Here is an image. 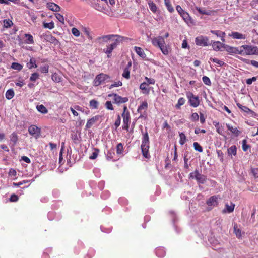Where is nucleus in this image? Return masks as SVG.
Listing matches in <instances>:
<instances>
[{"instance_id": "obj_60", "label": "nucleus", "mask_w": 258, "mask_h": 258, "mask_svg": "<svg viewBox=\"0 0 258 258\" xmlns=\"http://www.w3.org/2000/svg\"><path fill=\"white\" fill-rule=\"evenodd\" d=\"M249 147V146L246 145V140H243L242 141V149L244 151H246Z\"/></svg>"}, {"instance_id": "obj_50", "label": "nucleus", "mask_w": 258, "mask_h": 258, "mask_svg": "<svg viewBox=\"0 0 258 258\" xmlns=\"http://www.w3.org/2000/svg\"><path fill=\"white\" fill-rule=\"evenodd\" d=\"M244 61L245 62H246V63H248L250 61L251 64L254 66L255 67L258 68V61H257L256 60H251L250 61L249 60L244 59Z\"/></svg>"}, {"instance_id": "obj_12", "label": "nucleus", "mask_w": 258, "mask_h": 258, "mask_svg": "<svg viewBox=\"0 0 258 258\" xmlns=\"http://www.w3.org/2000/svg\"><path fill=\"white\" fill-rule=\"evenodd\" d=\"M28 132L30 135L37 138L40 135L41 130L36 125H31L28 128Z\"/></svg>"}, {"instance_id": "obj_58", "label": "nucleus", "mask_w": 258, "mask_h": 258, "mask_svg": "<svg viewBox=\"0 0 258 258\" xmlns=\"http://www.w3.org/2000/svg\"><path fill=\"white\" fill-rule=\"evenodd\" d=\"M145 80L147 81L146 83H147V85H149V84H154L155 83V80L153 78H149L147 77H146Z\"/></svg>"}, {"instance_id": "obj_64", "label": "nucleus", "mask_w": 258, "mask_h": 258, "mask_svg": "<svg viewBox=\"0 0 258 258\" xmlns=\"http://www.w3.org/2000/svg\"><path fill=\"white\" fill-rule=\"evenodd\" d=\"M18 197L16 195L13 194L11 195L10 200L11 202H16L18 200Z\"/></svg>"}, {"instance_id": "obj_53", "label": "nucleus", "mask_w": 258, "mask_h": 258, "mask_svg": "<svg viewBox=\"0 0 258 258\" xmlns=\"http://www.w3.org/2000/svg\"><path fill=\"white\" fill-rule=\"evenodd\" d=\"M12 24V21L10 20H4V25L6 28L10 27Z\"/></svg>"}, {"instance_id": "obj_20", "label": "nucleus", "mask_w": 258, "mask_h": 258, "mask_svg": "<svg viewBox=\"0 0 258 258\" xmlns=\"http://www.w3.org/2000/svg\"><path fill=\"white\" fill-rule=\"evenodd\" d=\"M210 32L217 37H220L221 40L222 42H225V39L224 38L225 36V33L224 32H222L220 30H211Z\"/></svg>"}, {"instance_id": "obj_35", "label": "nucleus", "mask_w": 258, "mask_h": 258, "mask_svg": "<svg viewBox=\"0 0 258 258\" xmlns=\"http://www.w3.org/2000/svg\"><path fill=\"white\" fill-rule=\"evenodd\" d=\"M10 140L13 142L14 145L17 144L18 141V137L16 133L14 132L11 135Z\"/></svg>"}, {"instance_id": "obj_39", "label": "nucleus", "mask_w": 258, "mask_h": 258, "mask_svg": "<svg viewBox=\"0 0 258 258\" xmlns=\"http://www.w3.org/2000/svg\"><path fill=\"white\" fill-rule=\"evenodd\" d=\"M11 68L17 71H21L23 69V66L17 62H13L11 64Z\"/></svg>"}, {"instance_id": "obj_18", "label": "nucleus", "mask_w": 258, "mask_h": 258, "mask_svg": "<svg viewBox=\"0 0 258 258\" xmlns=\"http://www.w3.org/2000/svg\"><path fill=\"white\" fill-rule=\"evenodd\" d=\"M211 45H212L213 50L216 51L221 50V49L223 48L224 46V44L220 41H214Z\"/></svg>"}, {"instance_id": "obj_62", "label": "nucleus", "mask_w": 258, "mask_h": 258, "mask_svg": "<svg viewBox=\"0 0 258 258\" xmlns=\"http://www.w3.org/2000/svg\"><path fill=\"white\" fill-rule=\"evenodd\" d=\"M199 118V116L197 113L195 112V113H194L192 114L191 116V119L192 120L197 121V120H198Z\"/></svg>"}, {"instance_id": "obj_15", "label": "nucleus", "mask_w": 258, "mask_h": 258, "mask_svg": "<svg viewBox=\"0 0 258 258\" xmlns=\"http://www.w3.org/2000/svg\"><path fill=\"white\" fill-rule=\"evenodd\" d=\"M229 36L236 39H245L246 38V35L238 32H232L231 33L229 34Z\"/></svg>"}, {"instance_id": "obj_23", "label": "nucleus", "mask_w": 258, "mask_h": 258, "mask_svg": "<svg viewBox=\"0 0 258 258\" xmlns=\"http://www.w3.org/2000/svg\"><path fill=\"white\" fill-rule=\"evenodd\" d=\"M134 50L135 52L137 53V54L138 55H139L141 57H142L143 59L146 58V55L142 48L140 47L135 46Z\"/></svg>"}, {"instance_id": "obj_4", "label": "nucleus", "mask_w": 258, "mask_h": 258, "mask_svg": "<svg viewBox=\"0 0 258 258\" xmlns=\"http://www.w3.org/2000/svg\"><path fill=\"white\" fill-rule=\"evenodd\" d=\"M186 96L189 100V103L191 106L197 107L199 105L200 102L198 96H195L192 92L189 91L186 93Z\"/></svg>"}, {"instance_id": "obj_31", "label": "nucleus", "mask_w": 258, "mask_h": 258, "mask_svg": "<svg viewBox=\"0 0 258 258\" xmlns=\"http://www.w3.org/2000/svg\"><path fill=\"white\" fill-rule=\"evenodd\" d=\"M15 93L12 89L8 90L5 94L6 98L8 99H11L14 96Z\"/></svg>"}, {"instance_id": "obj_19", "label": "nucleus", "mask_w": 258, "mask_h": 258, "mask_svg": "<svg viewBox=\"0 0 258 258\" xmlns=\"http://www.w3.org/2000/svg\"><path fill=\"white\" fill-rule=\"evenodd\" d=\"M235 204L233 203H231L230 205H229L228 203L225 204V208L222 210V213H231L233 212L235 208Z\"/></svg>"}, {"instance_id": "obj_10", "label": "nucleus", "mask_w": 258, "mask_h": 258, "mask_svg": "<svg viewBox=\"0 0 258 258\" xmlns=\"http://www.w3.org/2000/svg\"><path fill=\"white\" fill-rule=\"evenodd\" d=\"M108 96L109 97L113 96L114 103L116 104L124 103L128 101L127 97H122L116 93L109 94Z\"/></svg>"}, {"instance_id": "obj_25", "label": "nucleus", "mask_w": 258, "mask_h": 258, "mask_svg": "<svg viewBox=\"0 0 258 258\" xmlns=\"http://www.w3.org/2000/svg\"><path fill=\"white\" fill-rule=\"evenodd\" d=\"M24 36L27 38L25 40V43L29 44H34V41L32 35L26 33L24 34Z\"/></svg>"}, {"instance_id": "obj_43", "label": "nucleus", "mask_w": 258, "mask_h": 258, "mask_svg": "<svg viewBox=\"0 0 258 258\" xmlns=\"http://www.w3.org/2000/svg\"><path fill=\"white\" fill-rule=\"evenodd\" d=\"M51 78L54 82H60L61 81V78L56 73L52 74Z\"/></svg>"}, {"instance_id": "obj_54", "label": "nucleus", "mask_w": 258, "mask_h": 258, "mask_svg": "<svg viewBox=\"0 0 258 258\" xmlns=\"http://www.w3.org/2000/svg\"><path fill=\"white\" fill-rule=\"evenodd\" d=\"M48 70L49 66L47 64L40 67V71L42 73L46 74L48 72Z\"/></svg>"}, {"instance_id": "obj_34", "label": "nucleus", "mask_w": 258, "mask_h": 258, "mask_svg": "<svg viewBox=\"0 0 258 258\" xmlns=\"http://www.w3.org/2000/svg\"><path fill=\"white\" fill-rule=\"evenodd\" d=\"M99 103L97 101L93 99L90 101L89 106L92 109H97L98 108Z\"/></svg>"}, {"instance_id": "obj_56", "label": "nucleus", "mask_w": 258, "mask_h": 258, "mask_svg": "<svg viewBox=\"0 0 258 258\" xmlns=\"http://www.w3.org/2000/svg\"><path fill=\"white\" fill-rule=\"evenodd\" d=\"M55 17L59 22L64 24V17L63 15L59 13H56L55 14Z\"/></svg>"}, {"instance_id": "obj_21", "label": "nucleus", "mask_w": 258, "mask_h": 258, "mask_svg": "<svg viewBox=\"0 0 258 258\" xmlns=\"http://www.w3.org/2000/svg\"><path fill=\"white\" fill-rule=\"evenodd\" d=\"M47 6L49 10L54 12H59L60 10V7L54 3H48Z\"/></svg>"}, {"instance_id": "obj_44", "label": "nucleus", "mask_w": 258, "mask_h": 258, "mask_svg": "<svg viewBox=\"0 0 258 258\" xmlns=\"http://www.w3.org/2000/svg\"><path fill=\"white\" fill-rule=\"evenodd\" d=\"M99 150L97 148H94V152L92 153V155L89 157L90 159H95L99 154Z\"/></svg>"}, {"instance_id": "obj_7", "label": "nucleus", "mask_w": 258, "mask_h": 258, "mask_svg": "<svg viewBox=\"0 0 258 258\" xmlns=\"http://www.w3.org/2000/svg\"><path fill=\"white\" fill-rule=\"evenodd\" d=\"M40 38L42 39L51 43L54 44H57L58 43V40L54 36H52L49 32L43 33L42 35H41Z\"/></svg>"}, {"instance_id": "obj_30", "label": "nucleus", "mask_w": 258, "mask_h": 258, "mask_svg": "<svg viewBox=\"0 0 258 258\" xmlns=\"http://www.w3.org/2000/svg\"><path fill=\"white\" fill-rule=\"evenodd\" d=\"M121 116L123 118V124H130V114L127 113V114L122 113Z\"/></svg>"}, {"instance_id": "obj_27", "label": "nucleus", "mask_w": 258, "mask_h": 258, "mask_svg": "<svg viewBox=\"0 0 258 258\" xmlns=\"http://www.w3.org/2000/svg\"><path fill=\"white\" fill-rule=\"evenodd\" d=\"M36 109L42 114H45L48 113L47 109L42 104L37 105Z\"/></svg>"}, {"instance_id": "obj_55", "label": "nucleus", "mask_w": 258, "mask_h": 258, "mask_svg": "<svg viewBox=\"0 0 258 258\" xmlns=\"http://www.w3.org/2000/svg\"><path fill=\"white\" fill-rule=\"evenodd\" d=\"M202 80L206 85H210L211 84L210 79L207 76L203 77Z\"/></svg>"}, {"instance_id": "obj_32", "label": "nucleus", "mask_w": 258, "mask_h": 258, "mask_svg": "<svg viewBox=\"0 0 258 258\" xmlns=\"http://www.w3.org/2000/svg\"><path fill=\"white\" fill-rule=\"evenodd\" d=\"M164 3L165 6L168 10V11L170 13H172L174 11V9L173 7L172 6L171 2L170 0H164Z\"/></svg>"}, {"instance_id": "obj_41", "label": "nucleus", "mask_w": 258, "mask_h": 258, "mask_svg": "<svg viewBox=\"0 0 258 258\" xmlns=\"http://www.w3.org/2000/svg\"><path fill=\"white\" fill-rule=\"evenodd\" d=\"M113 35H114V34L104 35V36H102V37H100L99 39H102V41L104 42H107L108 41H111Z\"/></svg>"}, {"instance_id": "obj_61", "label": "nucleus", "mask_w": 258, "mask_h": 258, "mask_svg": "<svg viewBox=\"0 0 258 258\" xmlns=\"http://www.w3.org/2000/svg\"><path fill=\"white\" fill-rule=\"evenodd\" d=\"M251 172L255 178H258V168H251Z\"/></svg>"}, {"instance_id": "obj_1", "label": "nucleus", "mask_w": 258, "mask_h": 258, "mask_svg": "<svg viewBox=\"0 0 258 258\" xmlns=\"http://www.w3.org/2000/svg\"><path fill=\"white\" fill-rule=\"evenodd\" d=\"M239 54L241 55H258L257 46L243 45L239 47Z\"/></svg>"}, {"instance_id": "obj_52", "label": "nucleus", "mask_w": 258, "mask_h": 258, "mask_svg": "<svg viewBox=\"0 0 258 258\" xmlns=\"http://www.w3.org/2000/svg\"><path fill=\"white\" fill-rule=\"evenodd\" d=\"M105 106L108 110H113L114 109L112 103L110 101L106 102Z\"/></svg>"}, {"instance_id": "obj_33", "label": "nucleus", "mask_w": 258, "mask_h": 258, "mask_svg": "<svg viewBox=\"0 0 258 258\" xmlns=\"http://www.w3.org/2000/svg\"><path fill=\"white\" fill-rule=\"evenodd\" d=\"M196 9L198 11V12L201 14H205L207 15H210L212 14V11L209 10L207 11L205 9H201L199 7H196Z\"/></svg>"}, {"instance_id": "obj_47", "label": "nucleus", "mask_w": 258, "mask_h": 258, "mask_svg": "<svg viewBox=\"0 0 258 258\" xmlns=\"http://www.w3.org/2000/svg\"><path fill=\"white\" fill-rule=\"evenodd\" d=\"M210 60L211 61H212V62L217 63L219 66H224L225 64L224 62H223V61H222L221 60H219L218 59H217L216 58H212L211 57V58H210Z\"/></svg>"}, {"instance_id": "obj_46", "label": "nucleus", "mask_w": 258, "mask_h": 258, "mask_svg": "<svg viewBox=\"0 0 258 258\" xmlns=\"http://www.w3.org/2000/svg\"><path fill=\"white\" fill-rule=\"evenodd\" d=\"M185 100L184 98H183V97L180 98L178 99V102L175 106L176 108L180 109V106L181 105H183L185 103Z\"/></svg>"}, {"instance_id": "obj_24", "label": "nucleus", "mask_w": 258, "mask_h": 258, "mask_svg": "<svg viewBox=\"0 0 258 258\" xmlns=\"http://www.w3.org/2000/svg\"><path fill=\"white\" fill-rule=\"evenodd\" d=\"M115 47H114V45H112V44H109V45L106 46V48L104 49V52L107 54V56L108 57H110L112 51Z\"/></svg>"}, {"instance_id": "obj_8", "label": "nucleus", "mask_w": 258, "mask_h": 258, "mask_svg": "<svg viewBox=\"0 0 258 258\" xmlns=\"http://www.w3.org/2000/svg\"><path fill=\"white\" fill-rule=\"evenodd\" d=\"M109 78H110V77L108 75L101 73L96 76L94 80V86H98Z\"/></svg>"}, {"instance_id": "obj_37", "label": "nucleus", "mask_w": 258, "mask_h": 258, "mask_svg": "<svg viewBox=\"0 0 258 258\" xmlns=\"http://www.w3.org/2000/svg\"><path fill=\"white\" fill-rule=\"evenodd\" d=\"M27 66L29 69H32V68H37L38 66L36 64V60L34 58H31L30 59L29 63H27Z\"/></svg>"}, {"instance_id": "obj_45", "label": "nucleus", "mask_w": 258, "mask_h": 258, "mask_svg": "<svg viewBox=\"0 0 258 258\" xmlns=\"http://www.w3.org/2000/svg\"><path fill=\"white\" fill-rule=\"evenodd\" d=\"M123 150V145L121 143L118 144L116 146V153L117 154H121Z\"/></svg>"}, {"instance_id": "obj_49", "label": "nucleus", "mask_w": 258, "mask_h": 258, "mask_svg": "<svg viewBox=\"0 0 258 258\" xmlns=\"http://www.w3.org/2000/svg\"><path fill=\"white\" fill-rule=\"evenodd\" d=\"M122 85V83L121 81H118L117 82H115L114 83L112 84L109 86V88L110 89H111L114 87L121 86Z\"/></svg>"}, {"instance_id": "obj_3", "label": "nucleus", "mask_w": 258, "mask_h": 258, "mask_svg": "<svg viewBox=\"0 0 258 258\" xmlns=\"http://www.w3.org/2000/svg\"><path fill=\"white\" fill-rule=\"evenodd\" d=\"M152 43L154 46L160 48L162 52L164 55L168 54L169 50L167 47L165 46V42L163 37L158 36L153 38L152 39Z\"/></svg>"}, {"instance_id": "obj_16", "label": "nucleus", "mask_w": 258, "mask_h": 258, "mask_svg": "<svg viewBox=\"0 0 258 258\" xmlns=\"http://www.w3.org/2000/svg\"><path fill=\"white\" fill-rule=\"evenodd\" d=\"M131 66L132 62L131 61H130L123 69V72L122 76L126 79H129L130 78V68Z\"/></svg>"}, {"instance_id": "obj_9", "label": "nucleus", "mask_w": 258, "mask_h": 258, "mask_svg": "<svg viewBox=\"0 0 258 258\" xmlns=\"http://www.w3.org/2000/svg\"><path fill=\"white\" fill-rule=\"evenodd\" d=\"M148 103L146 101H143L141 103L137 109V112L140 114L139 118H141L144 117L145 115L146 116V111L148 109Z\"/></svg>"}, {"instance_id": "obj_36", "label": "nucleus", "mask_w": 258, "mask_h": 258, "mask_svg": "<svg viewBox=\"0 0 258 258\" xmlns=\"http://www.w3.org/2000/svg\"><path fill=\"white\" fill-rule=\"evenodd\" d=\"M180 15L186 22H188L189 21H190V17L187 12L184 11Z\"/></svg>"}, {"instance_id": "obj_29", "label": "nucleus", "mask_w": 258, "mask_h": 258, "mask_svg": "<svg viewBox=\"0 0 258 258\" xmlns=\"http://www.w3.org/2000/svg\"><path fill=\"white\" fill-rule=\"evenodd\" d=\"M234 232L238 238L241 237V230L238 228L236 224L234 225Z\"/></svg>"}, {"instance_id": "obj_26", "label": "nucleus", "mask_w": 258, "mask_h": 258, "mask_svg": "<svg viewBox=\"0 0 258 258\" xmlns=\"http://www.w3.org/2000/svg\"><path fill=\"white\" fill-rule=\"evenodd\" d=\"M147 84L146 82H143L140 84V89L143 90V93L148 94L149 93V89L147 87Z\"/></svg>"}, {"instance_id": "obj_51", "label": "nucleus", "mask_w": 258, "mask_h": 258, "mask_svg": "<svg viewBox=\"0 0 258 258\" xmlns=\"http://www.w3.org/2000/svg\"><path fill=\"white\" fill-rule=\"evenodd\" d=\"M39 75L37 73H34L31 75L30 80L31 81H35L39 78Z\"/></svg>"}, {"instance_id": "obj_14", "label": "nucleus", "mask_w": 258, "mask_h": 258, "mask_svg": "<svg viewBox=\"0 0 258 258\" xmlns=\"http://www.w3.org/2000/svg\"><path fill=\"white\" fill-rule=\"evenodd\" d=\"M223 49L226 50L227 52L230 54H239V47H235L229 46L227 44H224Z\"/></svg>"}, {"instance_id": "obj_63", "label": "nucleus", "mask_w": 258, "mask_h": 258, "mask_svg": "<svg viewBox=\"0 0 258 258\" xmlns=\"http://www.w3.org/2000/svg\"><path fill=\"white\" fill-rule=\"evenodd\" d=\"M114 154V153L111 152L110 151H108L107 155H106V158L108 160H110L113 158V155Z\"/></svg>"}, {"instance_id": "obj_6", "label": "nucleus", "mask_w": 258, "mask_h": 258, "mask_svg": "<svg viewBox=\"0 0 258 258\" xmlns=\"http://www.w3.org/2000/svg\"><path fill=\"white\" fill-rule=\"evenodd\" d=\"M189 176L190 178L196 179L198 182L202 184H203L206 180V176L200 174L197 169L194 172L190 173Z\"/></svg>"}, {"instance_id": "obj_57", "label": "nucleus", "mask_w": 258, "mask_h": 258, "mask_svg": "<svg viewBox=\"0 0 258 258\" xmlns=\"http://www.w3.org/2000/svg\"><path fill=\"white\" fill-rule=\"evenodd\" d=\"M121 122V118L119 115H117V118L115 121L114 126H115V128L117 129L119 126L120 125Z\"/></svg>"}, {"instance_id": "obj_40", "label": "nucleus", "mask_w": 258, "mask_h": 258, "mask_svg": "<svg viewBox=\"0 0 258 258\" xmlns=\"http://www.w3.org/2000/svg\"><path fill=\"white\" fill-rule=\"evenodd\" d=\"M179 143L180 145H183L186 141V138L185 135L183 133H179Z\"/></svg>"}, {"instance_id": "obj_2", "label": "nucleus", "mask_w": 258, "mask_h": 258, "mask_svg": "<svg viewBox=\"0 0 258 258\" xmlns=\"http://www.w3.org/2000/svg\"><path fill=\"white\" fill-rule=\"evenodd\" d=\"M141 147L143 156L147 159H149L150 157L149 152V138L147 132H146L143 135Z\"/></svg>"}, {"instance_id": "obj_42", "label": "nucleus", "mask_w": 258, "mask_h": 258, "mask_svg": "<svg viewBox=\"0 0 258 258\" xmlns=\"http://www.w3.org/2000/svg\"><path fill=\"white\" fill-rule=\"evenodd\" d=\"M150 9L153 12L156 13L157 10L156 5L153 2H150L148 3Z\"/></svg>"}, {"instance_id": "obj_48", "label": "nucleus", "mask_w": 258, "mask_h": 258, "mask_svg": "<svg viewBox=\"0 0 258 258\" xmlns=\"http://www.w3.org/2000/svg\"><path fill=\"white\" fill-rule=\"evenodd\" d=\"M193 146L195 150L198 151L199 152H203V148L198 142H194Z\"/></svg>"}, {"instance_id": "obj_59", "label": "nucleus", "mask_w": 258, "mask_h": 258, "mask_svg": "<svg viewBox=\"0 0 258 258\" xmlns=\"http://www.w3.org/2000/svg\"><path fill=\"white\" fill-rule=\"evenodd\" d=\"M71 31L72 34L76 37H78L80 35V31L76 28H73Z\"/></svg>"}, {"instance_id": "obj_11", "label": "nucleus", "mask_w": 258, "mask_h": 258, "mask_svg": "<svg viewBox=\"0 0 258 258\" xmlns=\"http://www.w3.org/2000/svg\"><path fill=\"white\" fill-rule=\"evenodd\" d=\"M207 205L210 207L208 208V210H211L213 207H216L218 205V197L216 196H213L210 197L206 201Z\"/></svg>"}, {"instance_id": "obj_22", "label": "nucleus", "mask_w": 258, "mask_h": 258, "mask_svg": "<svg viewBox=\"0 0 258 258\" xmlns=\"http://www.w3.org/2000/svg\"><path fill=\"white\" fill-rule=\"evenodd\" d=\"M226 127L228 130L230 131L236 137L238 136L241 134V132L239 131L237 127H233L229 124H226Z\"/></svg>"}, {"instance_id": "obj_5", "label": "nucleus", "mask_w": 258, "mask_h": 258, "mask_svg": "<svg viewBox=\"0 0 258 258\" xmlns=\"http://www.w3.org/2000/svg\"><path fill=\"white\" fill-rule=\"evenodd\" d=\"M195 43L197 46H207L211 45L208 37L200 35L195 39Z\"/></svg>"}, {"instance_id": "obj_17", "label": "nucleus", "mask_w": 258, "mask_h": 258, "mask_svg": "<svg viewBox=\"0 0 258 258\" xmlns=\"http://www.w3.org/2000/svg\"><path fill=\"white\" fill-rule=\"evenodd\" d=\"M100 117H101V116L100 115H97L95 116H93V117H92L91 118L89 119L87 121L86 125V128H90L95 122H97V121H98L99 120Z\"/></svg>"}, {"instance_id": "obj_28", "label": "nucleus", "mask_w": 258, "mask_h": 258, "mask_svg": "<svg viewBox=\"0 0 258 258\" xmlns=\"http://www.w3.org/2000/svg\"><path fill=\"white\" fill-rule=\"evenodd\" d=\"M227 151L229 155L235 156L237 153L236 147L235 145H233L228 149Z\"/></svg>"}, {"instance_id": "obj_13", "label": "nucleus", "mask_w": 258, "mask_h": 258, "mask_svg": "<svg viewBox=\"0 0 258 258\" xmlns=\"http://www.w3.org/2000/svg\"><path fill=\"white\" fill-rule=\"evenodd\" d=\"M123 40V37L118 35H114L110 42H111V44L114 45V47L116 48Z\"/></svg>"}, {"instance_id": "obj_38", "label": "nucleus", "mask_w": 258, "mask_h": 258, "mask_svg": "<svg viewBox=\"0 0 258 258\" xmlns=\"http://www.w3.org/2000/svg\"><path fill=\"white\" fill-rule=\"evenodd\" d=\"M43 26L45 29H52L54 28V23L53 21L50 23H43Z\"/></svg>"}]
</instances>
